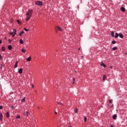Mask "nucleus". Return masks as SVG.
<instances>
[{"mask_svg":"<svg viewBox=\"0 0 127 127\" xmlns=\"http://www.w3.org/2000/svg\"><path fill=\"white\" fill-rule=\"evenodd\" d=\"M111 127H114V126L113 125H111Z\"/></svg>","mask_w":127,"mask_h":127,"instance_id":"ea45409f","label":"nucleus"},{"mask_svg":"<svg viewBox=\"0 0 127 127\" xmlns=\"http://www.w3.org/2000/svg\"><path fill=\"white\" fill-rule=\"evenodd\" d=\"M73 84H75V82H74V81H75V78H73Z\"/></svg>","mask_w":127,"mask_h":127,"instance_id":"7c9ffc66","label":"nucleus"},{"mask_svg":"<svg viewBox=\"0 0 127 127\" xmlns=\"http://www.w3.org/2000/svg\"><path fill=\"white\" fill-rule=\"evenodd\" d=\"M18 62H16L14 68H17Z\"/></svg>","mask_w":127,"mask_h":127,"instance_id":"6ab92c4d","label":"nucleus"},{"mask_svg":"<svg viewBox=\"0 0 127 127\" xmlns=\"http://www.w3.org/2000/svg\"><path fill=\"white\" fill-rule=\"evenodd\" d=\"M9 34L10 35H12V37H14V36H15V34H16V30L15 29H13L12 33L10 32Z\"/></svg>","mask_w":127,"mask_h":127,"instance_id":"f03ea898","label":"nucleus"},{"mask_svg":"<svg viewBox=\"0 0 127 127\" xmlns=\"http://www.w3.org/2000/svg\"><path fill=\"white\" fill-rule=\"evenodd\" d=\"M112 44H116L117 43V42H116V41L115 40H113L112 41Z\"/></svg>","mask_w":127,"mask_h":127,"instance_id":"4be33fe9","label":"nucleus"},{"mask_svg":"<svg viewBox=\"0 0 127 127\" xmlns=\"http://www.w3.org/2000/svg\"><path fill=\"white\" fill-rule=\"evenodd\" d=\"M112 100H109V103L110 104H112Z\"/></svg>","mask_w":127,"mask_h":127,"instance_id":"473e14b6","label":"nucleus"},{"mask_svg":"<svg viewBox=\"0 0 127 127\" xmlns=\"http://www.w3.org/2000/svg\"><path fill=\"white\" fill-rule=\"evenodd\" d=\"M111 36H112V37H115V32L114 31L111 32Z\"/></svg>","mask_w":127,"mask_h":127,"instance_id":"2eb2a0df","label":"nucleus"},{"mask_svg":"<svg viewBox=\"0 0 127 127\" xmlns=\"http://www.w3.org/2000/svg\"><path fill=\"white\" fill-rule=\"evenodd\" d=\"M106 79H107V75H104L103 77V80H105Z\"/></svg>","mask_w":127,"mask_h":127,"instance_id":"412c9836","label":"nucleus"},{"mask_svg":"<svg viewBox=\"0 0 127 127\" xmlns=\"http://www.w3.org/2000/svg\"><path fill=\"white\" fill-rule=\"evenodd\" d=\"M8 41H9V43H10L12 42V40L9 39Z\"/></svg>","mask_w":127,"mask_h":127,"instance_id":"c756f323","label":"nucleus"},{"mask_svg":"<svg viewBox=\"0 0 127 127\" xmlns=\"http://www.w3.org/2000/svg\"><path fill=\"white\" fill-rule=\"evenodd\" d=\"M121 9L122 11H123V12H125V11H126V8H125V7H122L121 8Z\"/></svg>","mask_w":127,"mask_h":127,"instance_id":"423d86ee","label":"nucleus"},{"mask_svg":"<svg viewBox=\"0 0 127 127\" xmlns=\"http://www.w3.org/2000/svg\"><path fill=\"white\" fill-rule=\"evenodd\" d=\"M19 42L21 43V44H23V40L21 39L19 41Z\"/></svg>","mask_w":127,"mask_h":127,"instance_id":"a211bd4d","label":"nucleus"},{"mask_svg":"<svg viewBox=\"0 0 127 127\" xmlns=\"http://www.w3.org/2000/svg\"><path fill=\"white\" fill-rule=\"evenodd\" d=\"M55 114L56 115H57V112H55Z\"/></svg>","mask_w":127,"mask_h":127,"instance_id":"e433bc0d","label":"nucleus"},{"mask_svg":"<svg viewBox=\"0 0 127 127\" xmlns=\"http://www.w3.org/2000/svg\"><path fill=\"white\" fill-rule=\"evenodd\" d=\"M17 22L18 23V24H20L21 23V22L19 20H17Z\"/></svg>","mask_w":127,"mask_h":127,"instance_id":"b1692460","label":"nucleus"},{"mask_svg":"<svg viewBox=\"0 0 127 127\" xmlns=\"http://www.w3.org/2000/svg\"><path fill=\"white\" fill-rule=\"evenodd\" d=\"M2 114L1 113H0V121H2Z\"/></svg>","mask_w":127,"mask_h":127,"instance_id":"0eeeda50","label":"nucleus"},{"mask_svg":"<svg viewBox=\"0 0 127 127\" xmlns=\"http://www.w3.org/2000/svg\"><path fill=\"white\" fill-rule=\"evenodd\" d=\"M78 50H80V48L78 49Z\"/></svg>","mask_w":127,"mask_h":127,"instance_id":"37998d69","label":"nucleus"},{"mask_svg":"<svg viewBox=\"0 0 127 127\" xmlns=\"http://www.w3.org/2000/svg\"><path fill=\"white\" fill-rule=\"evenodd\" d=\"M23 33H24V31H22L19 33V35L20 36H22V34H23Z\"/></svg>","mask_w":127,"mask_h":127,"instance_id":"9d476101","label":"nucleus"},{"mask_svg":"<svg viewBox=\"0 0 127 127\" xmlns=\"http://www.w3.org/2000/svg\"><path fill=\"white\" fill-rule=\"evenodd\" d=\"M58 104H61V105H63V104L61 103L60 102H58Z\"/></svg>","mask_w":127,"mask_h":127,"instance_id":"c9c22d12","label":"nucleus"},{"mask_svg":"<svg viewBox=\"0 0 127 127\" xmlns=\"http://www.w3.org/2000/svg\"><path fill=\"white\" fill-rule=\"evenodd\" d=\"M68 127H72V126H68Z\"/></svg>","mask_w":127,"mask_h":127,"instance_id":"a19ab883","label":"nucleus"},{"mask_svg":"<svg viewBox=\"0 0 127 127\" xmlns=\"http://www.w3.org/2000/svg\"><path fill=\"white\" fill-rule=\"evenodd\" d=\"M22 52H23V53H25V52H26V50L24 49H21Z\"/></svg>","mask_w":127,"mask_h":127,"instance_id":"f3484780","label":"nucleus"},{"mask_svg":"<svg viewBox=\"0 0 127 127\" xmlns=\"http://www.w3.org/2000/svg\"><path fill=\"white\" fill-rule=\"evenodd\" d=\"M4 39H6V37H5Z\"/></svg>","mask_w":127,"mask_h":127,"instance_id":"79ce46f5","label":"nucleus"},{"mask_svg":"<svg viewBox=\"0 0 127 127\" xmlns=\"http://www.w3.org/2000/svg\"><path fill=\"white\" fill-rule=\"evenodd\" d=\"M101 65L104 68H106V67H107V65H106V64H104V63L103 62L101 63Z\"/></svg>","mask_w":127,"mask_h":127,"instance_id":"20e7f679","label":"nucleus"},{"mask_svg":"<svg viewBox=\"0 0 127 127\" xmlns=\"http://www.w3.org/2000/svg\"><path fill=\"white\" fill-rule=\"evenodd\" d=\"M119 33H116V34H115V38H118V37H119Z\"/></svg>","mask_w":127,"mask_h":127,"instance_id":"dca6fc26","label":"nucleus"},{"mask_svg":"<svg viewBox=\"0 0 127 127\" xmlns=\"http://www.w3.org/2000/svg\"><path fill=\"white\" fill-rule=\"evenodd\" d=\"M19 74H22V68H20L18 70Z\"/></svg>","mask_w":127,"mask_h":127,"instance_id":"ddd939ff","label":"nucleus"},{"mask_svg":"<svg viewBox=\"0 0 127 127\" xmlns=\"http://www.w3.org/2000/svg\"><path fill=\"white\" fill-rule=\"evenodd\" d=\"M113 50H117V49H118V47H113Z\"/></svg>","mask_w":127,"mask_h":127,"instance_id":"5701e85b","label":"nucleus"},{"mask_svg":"<svg viewBox=\"0 0 127 127\" xmlns=\"http://www.w3.org/2000/svg\"><path fill=\"white\" fill-rule=\"evenodd\" d=\"M2 109V106H0V110Z\"/></svg>","mask_w":127,"mask_h":127,"instance_id":"72a5a7b5","label":"nucleus"},{"mask_svg":"<svg viewBox=\"0 0 127 127\" xmlns=\"http://www.w3.org/2000/svg\"><path fill=\"white\" fill-rule=\"evenodd\" d=\"M117 114H115L113 116V120H117Z\"/></svg>","mask_w":127,"mask_h":127,"instance_id":"39448f33","label":"nucleus"},{"mask_svg":"<svg viewBox=\"0 0 127 127\" xmlns=\"http://www.w3.org/2000/svg\"><path fill=\"white\" fill-rule=\"evenodd\" d=\"M119 37H120V38H124V35L122 33H120L119 34Z\"/></svg>","mask_w":127,"mask_h":127,"instance_id":"6e6552de","label":"nucleus"},{"mask_svg":"<svg viewBox=\"0 0 127 127\" xmlns=\"http://www.w3.org/2000/svg\"><path fill=\"white\" fill-rule=\"evenodd\" d=\"M84 122L86 123V122H87V117H84Z\"/></svg>","mask_w":127,"mask_h":127,"instance_id":"bb28decb","label":"nucleus"},{"mask_svg":"<svg viewBox=\"0 0 127 127\" xmlns=\"http://www.w3.org/2000/svg\"><path fill=\"white\" fill-rule=\"evenodd\" d=\"M8 49L9 50H11V49H12V46H11V45H8Z\"/></svg>","mask_w":127,"mask_h":127,"instance_id":"1a4fd4ad","label":"nucleus"},{"mask_svg":"<svg viewBox=\"0 0 127 127\" xmlns=\"http://www.w3.org/2000/svg\"><path fill=\"white\" fill-rule=\"evenodd\" d=\"M16 119H20V116L19 115H17L16 117Z\"/></svg>","mask_w":127,"mask_h":127,"instance_id":"a878e982","label":"nucleus"},{"mask_svg":"<svg viewBox=\"0 0 127 127\" xmlns=\"http://www.w3.org/2000/svg\"><path fill=\"white\" fill-rule=\"evenodd\" d=\"M57 28H58V30H59V31H62V28H61V27L58 26Z\"/></svg>","mask_w":127,"mask_h":127,"instance_id":"9b49d317","label":"nucleus"},{"mask_svg":"<svg viewBox=\"0 0 127 127\" xmlns=\"http://www.w3.org/2000/svg\"><path fill=\"white\" fill-rule=\"evenodd\" d=\"M1 43V40H0V44Z\"/></svg>","mask_w":127,"mask_h":127,"instance_id":"58836bf2","label":"nucleus"},{"mask_svg":"<svg viewBox=\"0 0 127 127\" xmlns=\"http://www.w3.org/2000/svg\"><path fill=\"white\" fill-rule=\"evenodd\" d=\"M6 118H9V113L8 112H7L6 113Z\"/></svg>","mask_w":127,"mask_h":127,"instance_id":"aec40b11","label":"nucleus"},{"mask_svg":"<svg viewBox=\"0 0 127 127\" xmlns=\"http://www.w3.org/2000/svg\"><path fill=\"white\" fill-rule=\"evenodd\" d=\"M36 4L37 5H42V2L41 1H37L36 2Z\"/></svg>","mask_w":127,"mask_h":127,"instance_id":"7ed1b4c3","label":"nucleus"},{"mask_svg":"<svg viewBox=\"0 0 127 127\" xmlns=\"http://www.w3.org/2000/svg\"><path fill=\"white\" fill-rule=\"evenodd\" d=\"M2 51H5V48L4 47H2Z\"/></svg>","mask_w":127,"mask_h":127,"instance_id":"393cba45","label":"nucleus"},{"mask_svg":"<svg viewBox=\"0 0 127 127\" xmlns=\"http://www.w3.org/2000/svg\"><path fill=\"white\" fill-rule=\"evenodd\" d=\"M22 102H25V98H23V99L22 100Z\"/></svg>","mask_w":127,"mask_h":127,"instance_id":"2f4dec72","label":"nucleus"},{"mask_svg":"<svg viewBox=\"0 0 127 127\" xmlns=\"http://www.w3.org/2000/svg\"><path fill=\"white\" fill-rule=\"evenodd\" d=\"M27 61H28V62L31 61V57H29V58H28L27 59H26Z\"/></svg>","mask_w":127,"mask_h":127,"instance_id":"f8f14e48","label":"nucleus"},{"mask_svg":"<svg viewBox=\"0 0 127 127\" xmlns=\"http://www.w3.org/2000/svg\"><path fill=\"white\" fill-rule=\"evenodd\" d=\"M28 115V112L26 111L25 113H24V115L26 116V117H29Z\"/></svg>","mask_w":127,"mask_h":127,"instance_id":"4468645a","label":"nucleus"},{"mask_svg":"<svg viewBox=\"0 0 127 127\" xmlns=\"http://www.w3.org/2000/svg\"><path fill=\"white\" fill-rule=\"evenodd\" d=\"M32 87L33 88L34 87V85H32Z\"/></svg>","mask_w":127,"mask_h":127,"instance_id":"4c0bfd02","label":"nucleus"},{"mask_svg":"<svg viewBox=\"0 0 127 127\" xmlns=\"http://www.w3.org/2000/svg\"><path fill=\"white\" fill-rule=\"evenodd\" d=\"M24 30H25V31H28L29 30L26 29V28H24Z\"/></svg>","mask_w":127,"mask_h":127,"instance_id":"c85d7f7f","label":"nucleus"},{"mask_svg":"<svg viewBox=\"0 0 127 127\" xmlns=\"http://www.w3.org/2000/svg\"><path fill=\"white\" fill-rule=\"evenodd\" d=\"M1 58H2L1 55H0V60H1Z\"/></svg>","mask_w":127,"mask_h":127,"instance_id":"f704fd0d","label":"nucleus"},{"mask_svg":"<svg viewBox=\"0 0 127 127\" xmlns=\"http://www.w3.org/2000/svg\"><path fill=\"white\" fill-rule=\"evenodd\" d=\"M74 112H75V113H78V109L76 108V109L74 110Z\"/></svg>","mask_w":127,"mask_h":127,"instance_id":"cd10ccee","label":"nucleus"},{"mask_svg":"<svg viewBox=\"0 0 127 127\" xmlns=\"http://www.w3.org/2000/svg\"><path fill=\"white\" fill-rule=\"evenodd\" d=\"M32 14V10L31 9L29 10L28 13L26 14L27 15V17L26 19V21H28V20L30 19Z\"/></svg>","mask_w":127,"mask_h":127,"instance_id":"f257e3e1","label":"nucleus"}]
</instances>
